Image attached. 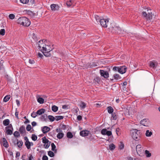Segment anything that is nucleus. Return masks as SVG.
<instances>
[{
    "mask_svg": "<svg viewBox=\"0 0 160 160\" xmlns=\"http://www.w3.org/2000/svg\"><path fill=\"white\" fill-rule=\"evenodd\" d=\"M52 46L50 45H46V44L43 47L41 51L45 56L46 57H49L51 56V54L50 52L52 50Z\"/></svg>",
    "mask_w": 160,
    "mask_h": 160,
    "instance_id": "obj_1",
    "label": "nucleus"
},
{
    "mask_svg": "<svg viewBox=\"0 0 160 160\" xmlns=\"http://www.w3.org/2000/svg\"><path fill=\"white\" fill-rule=\"evenodd\" d=\"M17 23L23 26H29L31 24V22L28 18L25 17H21L19 18L17 21Z\"/></svg>",
    "mask_w": 160,
    "mask_h": 160,
    "instance_id": "obj_2",
    "label": "nucleus"
},
{
    "mask_svg": "<svg viewBox=\"0 0 160 160\" xmlns=\"http://www.w3.org/2000/svg\"><path fill=\"white\" fill-rule=\"evenodd\" d=\"M138 133H139V131L137 129H134L132 131V137L134 140L136 141H138L140 138V135Z\"/></svg>",
    "mask_w": 160,
    "mask_h": 160,
    "instance_id": "obj_3",
    "label": "nucleus"
},
{
    "mask_svg": "<svg viewBox=\"0 0 160 160\" xmlns=\"http://www.w3.org/2000/svg\"><path fill=\"white\" fill-rule=\"evenodd\" d=\"M147 11H150L148 12V14L146 12H142V15L146 18L147 19L150 20L152 19V17L153 14L152 13V12H151V10L149 9V8H147Z\"/></svg>",
    "mask_w": 160,
    "mask_h": 160,
    "instance_id": "obj_4",
    "label": "nucleus"
},
{
    "mask_svg": "<svg viewBox=\"0 0 160 160\" xmlns=\"http://www.w3.org/2000/svg\"><path fill=\"white\" fill-rule=\"evenodd\" d=\"M42 142L44 143V147L45 148H48L51 144V142L47 139L45 137L42 138Z\"/></svg>",
    "mask_w": 160,
    "mask_h": 160,
    "instance_id": "obj_5",
    "label": "nucleus"
},
{
    "mask_svg": "<svg viewBox=\"0 0 160 160\" xmlns=\"http://www.w3.org/2000/svg\"><path fill=\"white\" fill-rule=\"evenodd\" d=\"M24 139L25 141V145L26 147L28 149H30L31 148V146H33V143L32 142H29L28 138L26 136L24 137Z\"/></svg>",
    "mask_w": 160,
    "mask_h": 160,
    "instance_id": "obj_6",
    "label": "nucleus"
},
{
    "mask_svg": "<svg viewBox=\"0 0 160 160\" xmlns=\"http://www.w3.org/2000/svg\"><path fill=\"white\" fill-rule=\"evenodd\" d=\"M6 132L7 135H11L12 134L13 128L11 124H9L5 128Z\"/></svg>",
    "mask_w": 160,
    "mask_h": 160,
    "instance_id": "obj_7",
    "label": "nucleus"
},
{
    "mask_svg": "<svg viewBox=\"0 0 160 160\" xmlns=\"http://www.w3.org/2000/svg\"><path fill=\"white\" fill-rule=\"evenodd\" d=\"M109 19L108 18H107V19L102 18L100 22L101 25L104 28L107 27V24L109 22Z\"/></svg>",
    "mask_w": 160,
    "mask_h": 160,
    "instance_id": "obj_8",
    "label": "nucleus"
},
{
    "mask_svg": "<svg viewBox=\"0 0 160 160\" xmlns=\"http://www.w3.org/2000/svg\"><path fill=\"white\" fill-rule=\"evenodd\" d=\"M101 133L102 135H107L108 136H111L112 135L111 131L107 130V129H103L101 131Z\"/></svg>",
    "mask_w": 160,
    "mask_h": 160,
    "instance_id": "obj_9",
    "label": "nucleus"
},
{
    "mask_svg": "<svg viewBox=\"0 0 160 160\" xmlns=\"http://www.w3.org/2000/svg\"><path fill=\"white\" fill-rule=\"evenodd\" d=\"M50 8L52 11H55L59 10L60 7L58 4H52L50 5Z\"/></svg>",
    "mask_w": 160,
    "mask_h": 160,
    "instance_id": "obj_10",
    "label": "nucleus"
},
{
    "mask_svg": "<svg viewBox=\"0 0 160 160\" xmlns=\"http://www.w3.org/2000/svg\"><path fill=\"white\" fill-rule=\"evenodd\" d=\"M136 150L137 153L140 156L143 151V150L140 145H138L136 146Z\"/></svg>",
    "mask_w": 160,
    "mask_h": 160,
    "instance_id": "obj_11",
    "label": "nucleus"
},
{
    "mask_svg": "<svg viewBox=\"0 0 160 160\" xmlns=\"http://www.w3.org/2000/svg\"><path fill=\"white\" fill-rule=\"evenodd\" d=\"M140 124L145 126H148L149 124V121L148 119L145 118L140 121Z\"/></svg>",
    "mask_w": 160,
    "mask_h": 160,
    "instance_id": "obj_12",
    "label": "nucleus"
},
{
    "mask_svg": "<svg viewBox=\"0 0 160 160\" xmlns=\"http://www.w3.org/2000/svg\"><path fill=\"white\" fill-rule=\"evenodd\" d=\"M46 44L43 43V40H40L39 41L37 44L38 47V49L40 51H42V49L43 48V47L45 46Z\"/></svg>",
    "mask_w": 160,
    "mask_h": 160,
    "instance_id": "obj_13",
    "label": "nucleus"
},
{
    "mask_svg": "<svg viewBox=\"0 0 160 160\" xmlns=\"http://www.w3.org/2000/svg\"><path fill=\"white\" fill-rule=\"evenodd\" d=\"M126 67L125 66H123L119 67V69H118V72L119 73L122 74L126 72Z\"/></svg>",
    "mask_w": 160,
    "mask_h": 160,
    "instance_id": "obj_14",
    "label": "nucleus"
},
{
    "mask_svg": "<svg viewBox=\"0 0 160 160\" xmlns=\"http://www.w3.org/2000/svg\"><path fill=\"white\" fill-rule=\"evenodd\" d=\"M100 73L101 76L105 78H108L109 76V74L107 71L103 70H100Z\"/></svg>",
    "mask_w": 160,
    "mask_h": 160,
    "instance_id": "obj_15",
    "label": "nucleus"
},
{
    "mask_svg": "<svg viewBox=\"0 0 160 160\" xmlns=\"http://www.w3.org/2000/svg\"><path fill=\"white\" fill-rule=\"evenodd\" d=\"M89 131L87 130H83L80 132V135L82 137H85L88 135Z\"/></svg>",
    "mask_w": 160,
    "mask_h": 160,
    "instance_id": "obj_16",
    "label": "nucleus"
},
{
    "mask_svg": "<svg viewBox=\"0 0 160 160\" xmlns=\"http://www.w3.org/2000/svg\"><path fill=\"white\" fill-rule=\"evenodd\" d=\"M50 128L47 126H44L42 128V131L43 133H46L50 130Z\"/></svg>",
    "mask_w": 160,
    "mask_h": 160,
    "instance_id": "obj_17",
    "label": "nucleus"
},
{
    "mask_svg": "<svg viewBox=\"0 0 160 160\" xmlns=\"http://www.w3.org/2000/svg\"><path fill=\"white\" fill-rule=\"evenodd\" d=\"M157 65V62L154 61H152L150 62L149 66L153 68H155Z\"/></svg>",
    "mask_w": 160,
    "mask_h": 160,
    "instance_id": "obj_18",
    "label": "nucleus"
},
{
    "mask_svg": "<svg viewBox=\"0 0 160 160\" xmlns=\"http://www.w3.org/2000/svg\"><path fill=\"white\" fill-rule=\"evenodd\" d=\"M114 29L117 31V33L119 34L123 33L124 31L122 30L120 28L116 27Z\"/></svg>",
    "mask_w": 160,
    "mask_h": 160,
    "instance_id": "obj_19",
    "label": "nucleus"
},
{
    "mask_svg": "<svg viewBox=\"0 0 160 160\" xmlns=\"http://www.w3.org/2000/svg\"><path fill=\"white\" fill-rule=\"evenodd\" d=\"M2 142L3 146L5 148H8V144L5 138H2Z\"/></svg>",
    "mask_w": 160,
    "mask_h": 160,
    "instance_id": "obj_20",
    "label": "nucleus"
},
{
    "mask_svg": "<svg viewBox=\"0 0 160 160\" xmlns=\"http://www.w3.org/2000/svg\"><path fill=\"white\" fill-rule=\"evenodd\" d=\"M74 2L73 1L71 0H69L66 2V4L68 7H70L72 6H74Z\"/></svg>",
    "mask_w": 160,
    "mask_h": 160,
    "instance_id": "obj_21",
    "label": "nucleus"
},
{
    "mask_svg": "<svg viewBox=\"0 0 160 160\" xmlns=\"http://www.w3.org/2000/svg\"><path fill=\"white\" fill-rule=\"evenodd\" d=\"M45 110L43 108H42L40 109H39L37 111V113L38 114V115H41L42 114L44 113L45 112Z\"/></svg>",
    "mask_w": 160,
    "mask_h": 160,
    "instance_id": "obj_22",
    "label": "nucleus"
},
{
    "mask_svg": "<svg viewBox=\"0 0 160 160\" xmlns=\"http://www.w3.org/2000/svg\"><path fill=\"white\" fill-rule=\"evenodd\" d=\"M113 77L114 79L116 80L120 81L121 79V77L120 76L119 74H115L113 75Z\"/></svg>",
    "mask_w": 160,
    "mask_h": 160,
    "instance_id": "obj_23",
    "label": "nucleus"
},
{
    "mask_svg": "<svg viewBox=\"0 0 160 160\" xmlns=\"http://www.w3.org/2000/svg\"><path fill=\"white\" fill-rule=\"evenodd\" d=\"M40 119L42 121L46 122L48 121L47 116L46 115H42L40 117Z\"/></svg>",
    "mask_w": 160,
    "mask_h": 160,
    "instance_id": "obj_24",
    "label": "nucleus"
},
{
    "mask_svg": "<svg viewBox=\"0 0 160 160\" xmlns=\"http://www.w3.org/2000/svg\"><path fill=\"white\" fill-rule=\"evenodd\" d=\"M19 131L21 133H24L25 132V127L23 126H21L19 128Z\"/></svg>",
    "mask_w": 160,
    "mask_h": 160,
    "instance_id": "obj_25",
    "label": "nucleus"
},
{
    "mask_svg": "<svg viewBox=\"0 0 160 160\" xmlns=\"http://www.w3.org/2000/svg\"><path fill=\"white\" fill-rule=\"evenodd\" d=\"M9 120L8 119H6L3 121V124L5 126L9 125Z\"/></svg>",
    "mask_w": 160,
    "mask_h": 160,
    "instance_id": "obj_26",
    "label": "nucleus"
},
{
    "mask_svg": "<svg viewBox=\"0 0 160 160\" xmlns=\"http://www.w3.org/2000/svg\"><path fill=\"white\" fill-rule=\"evenodd\" d=\"M30 35L35 41L37 40V37L35 34L34 33H32V32H30Z\"/></svg>",
    "mask_w": 160,
    "mask_h": 160,
    "instance_id": "obj_27",
    "label": "nucleus"
},
{
    "mask_svg": "<svg viewBox=\"0 0 160 160\" xmlns=\"http://www.w3.org/2000/svg\"><path fill=\"white\" fill-rule=\"evenodd\" d=\"M80 108L82 109H84L86 107V104L82 102H81L79 104Z\"/></svg>",
    "mask_w": 160,
    "mask_h": 160,
    "instance_id": "obj_28",
    "label": "nucleus"
},
{
    "mask_svg": "<svg viewBox=\"0 0 160 160\" xmlns=\"http://www.w3.org/2000/svg\"><path fill=\"white\" fill-rule=\"evenodd\" d=\"M64 136V134L62 132H59L57 135V137L59 139L62 138Z\"/></svg>",
    "mask_w": 160,
    "mask_h": 160,
    "instance_id": "obj_29",
    "label": "nucleus"
},
{
    "mask_svg": "<svg viewBox=\"0 0 160 160\" xmlns=\"http://www.w3.org/2000/svg\"><path fill=\"white\" fill-rule=\"evenodd\" d=\"M23 142L21 141H18L17 144L18 146V147L19 148H21L22 145H23Z\"/></svg>",
    "mask_w": 160,
    "mask_h": 160,
    "instance_id": "obj_30",
    "label": "nucleus"
},
{
    "mask_svg": "<svg viewBox=\"0 0 160 160\" xmlns=\"http://www.w3.org/2000/svg\"><path fill=\"white\" fill-rule=\"evenodd\" d=\"M109 149L111 150H114L116 148V146L113 143H112L109 145Z\"/></svg>",
    "mask_w": 160,
    "mask_h": 160,
    "instance_id": "obj_31",
    "label": "nucleus"
},
{
    "mask_svg": "<svg viewBox=\"0 0 160 160\" xmlns=\"http://www.w3.org/2000/svg\"><path fill=\"white\" fill-rule=\"evenodd\" d=\"M152 134V132L151 131H150L149 130H147L146 132V135L147 137H149L151 136Z\"/></svg>",
    "mask_w": 160,
    "mask_h": 160,
    "instance_id": "obj_32",
    "label": "nucleus"
},
{
    "mask_svg": "<svg viewBox=\"0 0 160 160\" xmlns=\"http://www.w3.org/2000/svg\"><path fill=\"white\" fill-rule=\"evenodd\" d=\"M38 102L40 104H42L44 102V99L42 98H39L37 99Z\"/></svg>",
    "mask_w": 160,
    "mask_h": 160,
    "instance_id": "obj_33",
    "label": "nucleus"
},
{
    "mask_svg": "<svg viewBox=\"0 0 160 160\" xmlns=\"http://www.w3.org/2000/svg\"><path fill=\"white\" fill-rule=\"evenodd\" d=\"M10 95H7L4 97L3 99V101L6 102L8 101L10 99Z\"/></svg>",
    "mask_w": 160,
    "mask_h": 160,
    "instance_id": "obj_34",
    "label": "nucleus"
},
{
    "mask_svg": "<svg viewBox=\"0 0 160 160\" xmlns=\"http://www.w3.org/2000/svg\"><path fill=\"white\" fill-rule=\"evenodd\" d=\"M95 18L97 23L100 22L101 20L102 19L98 16L96 15H95Z\"/></svg>",
    "mask_w": 160,
    "mask_h": 160,
    "instance_id": "obj_35",
    "label": "nucleus"
},
{
    "mask_svg": "<svg viewBox=\"0 0 160 160\" xmlns=\"http://www.w3.org/2000/svg\"><path fill=\"white\" fill-rule=\"evenodd\" d=\"M108 112L109 113H112L113 111V108L110 106L108 107L107 108Z\"/></svg>",
    "mask_w": 160,
    "mask_h": 160,
    "instance_id": "obj_36",
    "label": "nucleus"
},
{
    "mask_svg": "<svg viewBox=\"0 0 160 160\" xmlns=\"http://www.w3.org/2000/svg\"><path fill=\"white\" fill-rule=\"evenodd\" d=\"M145 154L147 157H150L151 155V153H150V152L147 150H146L145 151Z\"/></svg>",
    "mask_w": 160,
    "mask_h": 160,
    "instance_id": "obj_37",
    "label": "nucleus"
},
{
    "mask_svg": "<svg viewBox=\"0 0 160 160\" xmlns=\"http://www.w3.org/2000/svg\"><path fill=\"white\" fill-rule=\"evenodd\" d=\"M63 117L61 116H56L55 117V120H56V121H58L60 120L63 119Z\"/></svg>",
    "mask_w": 160,
    "mask_h": 160,
    "instance_id": "obj_38",
    "label": "nucleus"
},
{
    "mask_svg": "<svg viewBox=\"0 0 160 160\" xmlns=\"http://www.w3.org/2000/svg\"><path fill=\"white\" fill-rule=\"evenodd\" d=\"M48 117L49 120L50 122H53L55 120V117L52 115H49Z\"/></svg>",
    "mask_w": 160,
    "mask_h": 160,
    "instance_id": "obj_39",
    "label": "nucleus"
},
{
    "mask_svg": "<svg viewBox=\"0 0 160 160\" xmlns=\"http://www.w3.org/2000/svg\"><path fill=\"white\" fill-rule=\"evenodd\" d=\"M52 109L53 111L56 112L58 111V108L55 105H53L52 107Z\"/></svg>",
    "mask_w": 160,
    "mask_h": 160,
    "instance_id": "obj_40",
    "label": "nucleus"
},
{
    "mask_svg": "<svg viewBox=\"0 0 160 160\" xmlns=\"http://www.w3.org/2000/svg\"><path fill=\"white\" fill-rule=\"evenodd\" d=\"M67 137L69 138H71L73 137V135L70 132H68L67 134Z\"/></svg>",
    "mask_w": 160,
    "mask_h": 160,
    "instance_id": "obj_41",
    "label": "nucleus"
},
{
    "mask_svg": "<svg viewBox=\"0 0 160 160\" xmlns=\"http://www.w3.org/2000/svg\"><path fill=\"white\" fill-rule=\"evenodd\" d=\"M48 155L51 157H53L54 156V154L52 152L49 151L48 152Z\"/></svg>",
    "mask_w": 160,
    "mask_h": 160,
    "instance_id": "obj_42",
    "label": "nucleus"
},
{
    "mask_svg": "<svg viewBox=\"0 0 160 160\" xmlns=\"http://www.w3.org/2000/svg\"><path fill=\"white\" fill-rule=\"evenodd\" d=\"M31 138L32 140L35 141L37 139V137L36 135L33 134L32 135Z\"/></svg>",
    "mask_w": 160,
    "mask_h": 160,
    "instance_id": "obj_43",
    "label": "nucleus"
},
{
    "mask_svg": "<svg viewBox=\"0 0 160 160\" xmlns=\"http://www.w3.org/2000/svg\"><path fill=\"white\" fill-rule=\"evenodd\" d=\"M5 31L4 29H2L0 30V35H5Z\"/></svg>",
    "mask_w": 160,
    "mask_h": 160,
    "instance_id": "obj_44",
    "label": "nucleus"
},
{
    "mask_svg": "<svg viewBox=\"0 0 160 160\" xmlns=\"http://www.w3.org/2000/svg\"><path fill=\"white\" fill-rule=\"evenodd\" d=\"M37 115L38 114L37 113V112H33L31 114V116L33 118H36Z\"/></svg>",
    "mask_w": 160,
    "mask_h": 160,
    "instance_id": "obj_45",
    "label": "nucleus"
},
{
    "mask_svg": "<svg viewBox=\"0 0 160 160\" xmlns=\"http://www.w3.org/2000/svg\"><path fill=\"white\" fill-rule=\"evenodd\" d=\"M51 146L52 147V150L53 151H54L56 148L55 145L53 143H52L51 144Z\"/></svg>",
    "mask_w": 160,
    "mask_h": 160,
    "instance_id": "obj_46",
    "label": "nucleus"
},
{
    "mask_svg": "<svg viewBox=\"0 0 160 160\" xmlns=\"http://www.w3.org/2000/svg\"><path fill=\"white\" fill-rule=\"evenodd\" d=\"M13 135L15 137L17 138L18 137L20 136V134L18 131H15L13 133Z\"/></svg>",
    "mask_w": 160,
    "mask_h": 160,
    "instance_id": "obj_47",
    "label": "nucleus"
},
{
    "mask_svg": "<svg viewBox=\"0 0 160 160\" xmlns=\"http://www.w3.org/2000/svg\"><path fill=\"white\" fill-rule=\"evenodd\" d=\"M9 18L11 19H13L15 17V15L12 14H11L9 15Z\"/></svg>",
    "mask_w": 160,
    "mask_h": 160,
    "instance_id": "obj_48",
    "label": "nucleus"
},
{
    "mask_svg": "<svg viewBox=\"0 0 160 160\" xmlns=\"http://www.w3.org/2000/svg\"><path fill=\"white\" fill-rule=\"evenodd\" d=\"M31 128L32 127L30 125L28 124L27 125L26 127V130L27 131H29L31 130Z\"/></svg>",
    "mask_w": 160,
    "mask_h": 160,
    "instance_id": "obj_49",
    "label": "nucleus"
},
{
    "mask_svg": "<svg viewBox=\"0 0 160 160\" xmlns=\"http://www.w3.org/2000/svg\"><path fill=\"white\" fill-rule=\"evenodd\" d=\"M20 1L23 4H26L29 1V0H20Z\"/></svg>",
    "mask_w": 160,
    "mask_h": 160,
    "instance_id": "obj_50",
    "label": "nucleus"
},
{
    "mask_svg": "<svg viewBox=\"0 0 160 160\" xmlns=\"http://www.w3.org/2000/svg\"><path fill=\"white\" fill-rule=\"evenodd\" d=\"M119 67H114L112 68V70L114 71H118V69H119Z\"/></svg>",
    "mask_w": 160,
    "mask_h": 160,
    "instance_id": "obj_51",
    "label": "nucleus"
},
{
    "mask_svg": "<svg viewBox=\"0 0 160 160\" xmlns=\"http://www.w3.org/2000/svg\"><path fill=\"white\" fill-rule=\"evenodd\" d=\"M48 157L46 155H44L42 158V160H48Z\"/></svg>",
    "mask_w": 160,
    "mask_h": 160,
    "instance_id": "obj_52",
    "label": "nucleus"
},
{
    "mask_svg": "<svg viewBox=\"0 0 160 160\" xmlns=\"http://www.w3.org/2000/svg\"><path fill=\"white\" fill-rule=\"evenodd\" d=\"M94 79L96 82H97L98 83L100 82V79L99 78L96 77Z\"/></svg>",
    "mask_w": 160,
    "mask_h": 160,
    "instance_id": "obj_53",
    "label": "nucleus"
},
{
    "mask_svg": "<svg viewBox=\"0 0 160 160\" xmlns=\"http://www.w3.org/2000/svg\"><path fill=\"white\" fill-rule=\"evenodd\" d=\"M124 145L122 143H121V144L119 146V148L120 149H122L124 148Z\"/></svg>",
    "mask_w": 160,
    "mask_h": 160,
    "instance_id": "obj_54",
    "label": "nucleus"
},
{
    "mask_svg": "<svg viewBox=\"0 0 160 160\" xmlns=\"http://www.w3.org/2000/svg\"><path fill=\"white\" fill-rule=\"evenodd\" d=\"M29 157H28V160H32L33 159V157L32 156V155L31 154H30L29 155Z\"/></svg>",
    "mask_w": 160,
    "mask_h": 160,
    "instance_id": "obj_55",
    "label": "nucleus"
},
{
    "mask_svg": "<svg viewBox=\"0 0 160 160\" xmlns=\"http://www.w3.org/2000/svg\"><path fill=\"white\" fill-rule=\"evenodd\" d=\"M29 62L30 63L32 64L34 63L35 62L33 60L29 59Z\"/></svg>",
    "mask_w": 160,
    "mask_h": 160,
    "instance_id": "obj_56",
    "label": "nucleus"
},
{
    "mask_svg": "<svg viewBox=\"0 0 160 160\" xmlns=\"http://www.w3.org/2000/svg\"><path fill=\"white\" fill-rule=\"evenodd\" d=\"M82 118V117L80 115L78 116L77 117V119L78 121H81Z\"/></svg>",
    "mask_w": 160,
    "mask_h": 160,
    "instance_id": "obj_57",
    "label": "nucleus"
},
{
    "mask_svg": "<svg viewBox=\"0 0 160 160\" xmlns=\"http://www.w3.org/2000/svg\"><path fill=\"white\" fill-rule=\"evenodd\" d=\"M38 57H39L40 58H42V57H43V56L42 54L40 53H38Z\"/></svg>",
    "mask_w": 160,
    "mask_h": 160,
    "instance_id": "obj_58",
    "label": "nucleus"
},
{
    "mask_svg": "<svg viewBox=\"0 0 160 160\" xmlns=\"http://www.w3.org/2000/svg\"><path fill=\"white\" fill-rule=\"evenodd\" d=\"M37 123L36 122L33 121L32 122V126L34 127L36 125Z\"/></svg>",
    "mask_w": 160,
    "mask_h": 160,
    "instance_id": "obj_59",
    "label": "nucleus"
},
{
    "mask_svg": "<svg viewBox=\"0 0 160 160\" xmlns=\"http://www.w3.org/2000/svg\"><path fill=\"white\" fill-rule=\"evenodd\" d=\"M16 103L18 106H19L20 105V102L18 100V99L16 100Z\"/></svg>",
    "mask_w": 160,
    "mask_h": 160,
    "instance_id": "obj_60",
    "label": "nucleus"
},
{
    "mask_svg": "<svg viewBox=\"0 0 160 160\" xmlns=\"http://www.w3.org/2000/svg\"><path fill=\"white\" fill-rule=\"evenodd\" d=\"M62 108L64 109H67L68 108V106L66 105H63L62 106Z\"/></svg>",
    "mask_w": 160,
    "mask_h": 160,
    "instance_id": "obj_61",
    "label": "nucleus"
},
{
    "mask_svg": "<svg viewBox=\"0 0 160 160\" xmlns=\"http://www.w3.org/2000/svg\"><path fill=\"white\" fill-rule=\"evenodd\" d=\"M18 112H16L15 113V116L17 118H18Z\"/></svg>",
    "mask_w": 160,
    "mask_h": 160,
    "instance_id": "obj_62",
    "label": "nucleus"
},
{
    "mask_svg": "<svg viewBox=\"0 0 160 160\" xmlns=\"http://www.w3.org/2000/svg\"><path fill=\"white\" fill-rule=\"evenodd\" d=\"M20 154L19 152H17L16 153V157H19L20 156Z\"/></svg>",
    "mask_w": 160,
    "mask_h": 160,
    "instance_id": "obj_63",
    "label": "nucleus"
},
{
    "mask_svg": "<svg viewBox=\"0 0 160 160\" xmlns=\"http://www.w3.org/2000/svg\"><path fill=\"white\" fill-rule=\"evenodd\" d=\"M112 117L113 118V119H115V117L116 116L115 115H114V114H112Z\"/></svg>",
    "mask_w": 160,
    "mask_h": 160,
    "instance_id": "obj_64",
    "label": "nucleus"
}]
</instances>
